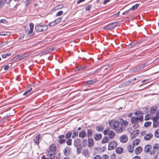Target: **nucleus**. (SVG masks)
Returning <instances> with one entry per match:
<instances>
[{
  "instance_id": "obj_48",
  "label": "nucleus",
  "mask_w": 159,
  "mask_h": 159,
  "mask_svg": "<svg viewBox=\"0 0 159 159\" xmlns=\"http://www.w3.org/2000/svg\"><path fill=\"white\" fill-rule=\"evenodd\" d=\"M31 0H26L25 3V6L27 7L29 5L30 3L31 2Z\"/></svg>"
},
{
  "instance_id": "obj_38",
  "label": "nucleus",
  "mask_w": 159,
  "mask_h": 159,
  "mask_svg": "<svg viewBox=\"0 0 159 159\" xmlns=\"http://www.w3.org/2000/svg\"><path fill=\"white\" fill-rule=\"evenodd\" d=\"M151 124V122L150 121L146 122L144 124V126L145 127H147L149 126Z\"/></svg>"
},
{
  "instance_id": "obj_33",
  "label": "nucleus",
  "mask_w": 159,
  "mask_h": 159,
  "mask_svg": "<svg viewBox=\"0 0 159 159\" xmlns=\"http://www.w3.org/2000/svg\"><path fill=\"white\" fill-rule=\"evenodd\" d=\"M69 149H70V148L69 147H66L64 149L63 152L64 154L65 155L67 156L69 154V153H68L67 152V150Z\"/></svg>"
},
{
  "instance_id": "obj_46",
  "label": "nucleus",
  "mask_w": 159,
  "mask_h": 159,
  "mask_svg": "<svg viewBox=\"0 0 159 159\" xmlns=\"http://www.w3.org/2000/svg\"><path fill=\"white\" fill-rule=\"evenodd\" d=\"M63 13V11H60L57 12L56 16H61Z\"/></svg>"
},
{
  "instance_id": "obj_44",
  "label": "nucleus",
  "mask_w": 159,
  "mask_h": 159,
  "mask_svg": "<svg viewBox=\"0 0 159 159\" xmlns=\"http://www.w3.org/2000/svg\"><path fill=\"white\" fill-rule=\"evenodd\" d=\"M148 65L147 63H145L143 64L141 66H140L139 68H137V70L140 69L142 68H144L145 66H147Z\"/></svg>"
},
{
  "instance_id": "obj_13",
  "label": "nucleus",
  "mask_w": 159,
  "mask_h": 159,
  "mask_svg": "<svg viewBox=\"0 0 159 159\" xmlns=\"http://www.w3.org/2000/svg\"><path fill=\"white\" fill-rule=\"evenodd\" d=\"M157 110V106H153L151 107L150 112L152 114H153L156 112Z\"/></svg>"
},
{
  "instance_id": "obj_29",
  "label": "nucleus",
  "mask_w": 159,
  "mask_h": 159,
  "mask_svg": "<svg viewBox=\"0 0 159 159\" xmlns=\"http://www.w3.org/2000/svg\"><path fill=\"white\" fill-rule=\"evenodd\" d=\"M129 80L130 81V83H131L132 85L139 81V80H138L136 78H134L133 79H130Z\"/></svg>"
},
{
  "instance_id": "obj_1",
  "label": "nucleus",
  "mask_w": 159,
  "mask_h": 159,
  "mask_svg": "<svg viewBox=\"0 0 159 159\" xmlns=\"http://www.w3.org/2000/svg\"><path fill=\"white\" fill-rule=\"evenodd\" d=\"M47 28L48 27L46 25L38 24L35 25V29L36 32H39L46 30Z\"/></svg>"
},
{
  "instance_id": "obj_4",
  "label": "nucleus",
  "mask_w": 159,
  "mask_h": 159,
  "mask_svg": "<svg viewBox=\"0 0 159 159\" xmlns=\"http://www.w3.org/2000/svg\"><path fill=\"white\" fill-rule=\"evenodd\" d=\"M118 22H115L107 25L104 28L105 30H109L116 27L118 25Z\"/></svg>"
},
{
  "instance_id": "obj_61",
  "label": "nucleus",
  "mask_w": 159,
  "mask_h": 159,
  "mask_svg": "<svg viewBox=\"0 0 159 159\" xmlns=\"http://www.w3.org/2000/svg\"><path fill=\"white\" fill-rule=\"evenodd\" d=\"M93 159H101V157L100 156L96 155L94 157Z\"/></svg>"
},
{
  "instance_id": "obj_10",
  "label": "nucleus",
  "mask_w": 159,
  "mask_h": 159,
  "mask_svg": "<svg viewBox=\"0 0 159 159\" xmlns=\"http://www.w3.org/2000/svg\"><path fill=\"white\" fill-rule=\"evenodd\" d=\"M120 139L121 143H125L128 140V137L126 135L123 134L120 137Z\"/></svg>"
},
{
  "instance_id": "obj_63",
  "label": "nucleus",
  "mask_w": 159,
  "mask_h": 159,
  "mask_svg": "<svg viewBox=\"0 0 159 159\" xmlns=\"http://www.w3.org/2000/svg\"><path fill=\"white\" fill-rule=\"evenodd\" d=\"M33 29H30V30L28 32V34L29 35H30L32 34L33 32Z\"/></svg>"
},
{
  "instance_id": "obj_28",
  "label": "nucleus",
  "mask_w": 159,
  "mask_h": 159,
  "mask_svg": "<svg viewBox=\"0 0 159 159\" xmlns=\"http://www.w3.org/2000/svg\"><path fill=\"white\" fill-rule=\"evenodd\" d=\"M115 135V133L113 131L111 130L109 131L108 134V136L109 138L112 139L114 137Z\"/></svg>"
},
{
  "instance_id": "obj_18",
  "label": "nucleus",
  "mask_w": 159,
  "mask_h": 159,
  "mask_svg": "<svg viewBox=\"0 0 159 159\" xmlns=\"http://www.w3.org/2000/svg\"><path fill=\"white\" fill-rule=\"evenodd\" d=\"M93 140L92 138H89L88 139V146L89 148H91L93 145Z\"/></svg>"
},
{
  "instance_id": "obj_56",
  "label": "nucleus",
  "mask_w": 159,
  "mask_h": 159,
  "mask_svg": "<svg viewBox=\"0 0 159 159\" xmlns=\"http://www.w3.org/2000/svg\"><path fill=\"white\" fill-rule=\"evenodd\" d=\"M122 123L123 124L125 125H128V122L126 120H123V121L122 122Z\"/></svg>"
},
{
  "instance_id": "obj_7",
  "label": "nucleus",
  "mask_w": 159,
  "mask_h": 159,
  "mask_svg": "<svg viewBox=\"0 0 159 159\" xmlns=\"http://www.w3.org/2000/svg\"><path fill=\"white\" fill-rule=\"evenodd\" d=\"M97 81V79L89 80L88 81H84V85L85 86L88 85H92L96 83Z\"/></svg>"
},
{
  "instance_id": "obj_17",
  "label": "nucleus",
  "mask_w": 159,
  "mask_h": 159,
  "mask_svg": "<svg viewBox=\"0 0 159 159\" xmlns=\"http://www.w3.org/2000/svg\"><path fill=\"white\" fill-rule=\"evenodd\" d=\"M142 151V148L141 147L139 146L137 147L135 150V153L138 155L140 154Z\"/></svg>"
},
{
  "instance_id": "obj_27",
  "label": "nucleus",
  "mask_w": 159,
  "mask_h": 159,
  "mask_svg": "<svg viewBox=\"0 0 159 159\" xmlns=\"http://www.w3.org/2000/svg\"><path fill=\"white\" fill-rule=\"evenodd\" d=\"M134 149V147L131 145H129L127 147V150L130 153L133 152Z\"/></svg>"
},
{
  "instance_id": "obj_45",
  "label": "nucleus",
  "mask_w": 159,
  "mask_h": 159,
  "mask_svg": "<svg viewBox=\"0 0 159 159\" xmlns=\"http://www.w3.org/2000/svg\"><path fill=\"white\" fill-rule=\"evenodd\" d=\"M92 7V5H88L85 8V10L86 11H89L91 8Z\"/></svg>"
},
{
  "instance_id": "obj_2",
  "label": "nucleus",
  "mask_w": 159,
  "mask_h": 159,
  "mask_svg": "<svg viewBox=\"0 0 159 159\" xmlns=\"http://www.w3.org/2000/svg\"><path fill=\"white\" fill-rule=\"evenodd\" d=\"M143 117L141 116L140 117H132L131 118V122L132 124H137L143 121Z\"/></svg>"
},
{
  "instance_id": "obj_51",
  "label": "nucleus",
  "mask_w": 159,
  "mask_h": 159,
  "mask_svg": "<svg viewBox=\"0 0 159 159\" xmlns=\"http://www.w3.org/2000/svg\"><path fill=\"white\" fill-rule=\"evenodd\" d=\"M77 152L78 154H80L81 153V148L80 147H77Z\"/></svg>"
},
{
  "instance_id": "obj_3",
  "label": "nucleus",
  "mask_w": 159,
  "mask_h": 159,
  "mask_svg": "<svg viewBox=\"0 0 159 159\" xmlns=\"http://www.w3.org/2000/svg\"><path fill=\"white\" fill-rule=\"evenodd\" d=\"M109 124L113 129H115L118 128L120 125V122L118 120H115L113 122L110 120Z\"/></svg>"
},
{
  "instance_id": "obj_54",
  "label": "nucleus",
  "mask_w": 159,
  "mask_h": 159,
  "mask_svg": "<svg viewBox=\"0 0 159 159\" xmlns=\"http://www.w3.org/2000/svg\"><path fill=\"white\" fill-rule=\"evenodd\" d=\"M125 84L126 86H128L130 84H131L130 83V80H128L126 81L125 83Z\"/></svg>"
},
{
  "instance_id": "obj_23",
  "label": "nucleus",
  "mask_w": 159,
  "mask_h": 159,
  "mask_svg": "<svg viewBox=\"0 0 159 159\" xmlns=\"http://www.w3.org/2000/svg\"><path fill=\"white\" fill-rule=\"evenodd\" d=\"M123 149L121 147H118L116 149V152L117 154H120L123 152Z\"/></svg>"
},
{
  "instance_id": "obj_50",
  "label": "nucleus",
  "mask_w": 159,
  "mask_h": 159,
  "mask_svg": "<svg viewBox=\"0 0 159 159\" xmlns=\"http://www.w3.org/2000/svg\"><path fill=\"white\" fill-rule=\"evenodd\" d=\"M109 132V129H105L103 132L104 135H107Z\"/></svg>"
},
{
  "instance_id": "obj_24",
  "label": "nucleus",
  "mask_w": 159,
  "mask_h": 159,
  "mask_svg": "<svg viewBox=\"0 0 159 159\" xmlns=\"http://www.w3.org/2000/svg\"><path fill=\"white\" fill-rule=\"evenodd\" d=\"M104 127L103 126L98 125L96 127V129L98 132H102L103 130Z\"/></svg>"
},
{
  "instance_id": "obj_19",
  "label": "nucleus",
  "mask_w": 159,
  "mask_h": 159,
  "mask_svg": "<svg viewBox=\"0 0 159 159\" xmlns=\"http://www.w3.org/2000/svg\"><path fill=\"white\" fill-rule=\"evenodd\" d=\"M139 133V130L137 129L133 131L131 133V135L132 138H134L136 136H137Z\"/></svg>"
},
{
  "instance_id": "obj_32",
  "label": "nucleus",
  "mask_w": 159,
  "mask_h": 159,
  "mask_svg": "<svg viewBox=\"0 0 159 159\" xmlns=\"http://www.w3.org/2000/svg\"><path fill=\"white\" fill-rule=\"evenodd\" d=\"M83 154L85 156H89V152L87 149H84L82 151Z\"/></svg>"
},
{
  "instance_id": "obj_25",
  "label": "nucleus",
  "mask_w": 159,
  "mask_h": 159,
  "mask_svg": "<svg viewBox=\"0 0 159 159\" xmlns=\"http://www.w3.org/2000/svg\"><path fill=\"white\" fill-rule=\"evenodd\" d=\"M109 139V138L107 136H105L101 140V142L102 143H107Z\"/></svg>"
},
{
  "instance_id": "obj_47",
  "label": "nucleus",
  "mask_w": 159,
  "mask_h": 159,
  "mask_svg": "<svg viewBox=\"0 0 159 159\" xmlns=\"http://www.w3.org/2000/svg\"><path fill=\"white\" fill-rule=\"evenodd\" d=\"M143 110L146 113H148L149 111V110L147 107L143 108Z\"/></svg>"
},
{
  "instance_id": "obj_35",
  "label": "nucleus",
  "mask_w": 159,
  "mask_h": 159,
  "mask_svg": "<svg viewBox=\"0 0 159 159\" xmlns=\"http://www.w3.org/2000/svg\"><path fill=\"white\" fill-rule=\"evenodd\" d=\"M16 57L17 58L18 61H20L24 58L22 57V55L21 54H19L18 55H17L16 56Z\"/></svg>"
},
{
  "instance_id": "obj_42",
  "label": "nucleus",
  "mask_w": 159,
  "mask_h": 159,
  "mask_svg": "<svg viewBox=\"0 0 159 159\" xmlns=\"http://www.w3.org/2000/svg\"><path fill=\"white\" fill-rule=\"evenodd\" d=\"M159 126V122L157 121L156 122L153 123V127L156 128Z\"/></svg>"
},
{
  "instance_id": "obj_20",
  "label": "nucleus",
  "mask_w": 159,
  "mask_h": 159,
  "mask_svg": "<svg viewBox=\"0 0 159 159\" xmlns=\"http://www.w3.org/2000/svg\"><path fill=\"white\" fill-rule=\"evenodd\" d=\"M152 146L150 145H147L144 148V151L145 152H148L150 149L152 148Z\"/></svg>"
},
{
  "instance_id": "obj_58",
  "label": "nucleus",
  "mask_w": 159,
  "mask_h": 159,
  "mask_svg": "<svg viewBox=\"0 0 159 159\" xmlns=\"http://www.w3.org/2000/svg\"><path fill=\"white\" fill-rule=\"evenodd\" d=\"M156 151L153 150V149L150 152L149 154L151 155H154Z\"/></svg>"
},
{
  "instance_id": "obj_30",
  "label": "nucleus",
  "mask_w": 159,
  "mask_h": 159,
  "mask_svg": "<svg viewBox=\"0 0 159 159\" xmlns=\"http://www.w3.org/2000/svg\"><path fill=\"white\" fill-rule=\"evenodd\" d=\"M72 135V133L70 132H67L65 135V138L66 139H70Z\"/></svg>"
},
{
  "instance_id": "obj_52",
  "label": "nucleus",
  "mask_w": 159,
  "mask_h": 159,
  "mask_svg": "<svg viewBox=\"0 0 159 159\" xmlns=\"http://www.w3.org/2000/svg\"><path fill=\"white\" fill-rule=\"evenodd\" d=\"M7 20L5 19H2L0 20V23H7Z\"/></svg>"
},
{
  "instance_id": "obj_15",
  "label": "nucleus",
  "mask_w": 159,
  "mask_h": 159,
  "mask_svg": "<svg viewBox=\"0 0 159 159\" xmlns=\"http://www.w3.org/2000/svg\"><path fill=\"white\" fill-rule=\"evenodd\" d=\"M48 154L49 157L50 159H53L55 157L54 152L49 151Z\"/></svg>"
},
{
  "instance_id": "obj_64",
  "label": "nucleus",
  "mask_w": 159,
  "mask_h": 159,
  "mask_svg": "<svg viewBox=\"0 0 159 159\" xmlns=\"http://www.w3.org/2000/svg\"><path fill=\"white\" fill-rule=\"evenodd\" d=\"M132 159H141V158L139 156H136Z\"/></svg>"
},
{
  "instance_id": "obj_62",
  "label": "nucleus",
  "mask_w": 159,
  "mask_h": 159,
  "mask_svg": "<svg viewBox=\"0 0 159 159\" xmlns=\"http://www.w3.org/2000/svg\"><path fill=\"white\" fill-rule=\"evenodd\" d=\"M9 67V66L8 65H7L4 67V70H8Z\"/></svg>"
},
{
  "instance_id": "obj_55",
  "label": "nucleus",
  "mask_w": 159,
  "mask_h": 159,
  "mask_svg": "<svg viewBox=\"0 0 159 159\" xmlns=\"http://www.w3.org/2000/svg\"><path fill=\"white\" fill-rule=\"evenodd\" d=\"M87 67L86 65H84V66H80L78 69V70H82L85 69Z\"/></svg>"
},
{
  "instance_id": "obj_21",
  "label": "nucleus",
  "mask_w": 159,
  "mask_h": 159,
  "mask_svg": "<svg viewBox=\"0 0 159 159\" xmlns=\"http://www.w3.org/2000/svg\"><path fill=\"white\" fill-rule=\"evenodd\" d=\"M73 132V134L72 136V138L74 139L76 136H78L79 131L77 130L74 129L72 131Z\"/></svg>"
},
{
  "instance_id": "obj_5",
  "label": "nucleus",
  "mask_w": 159,
  "mask_h": 159,
  "mask_svg": "<svg viewBox=\"0 0 159 159\" xmlns=\"http://www.w3.org/2000/svg\"><path fill=\"white\" fill-rule=\"evenodd\" d=\"M42 139V138L41 137V135L40 134H38L33 139L34 143L35 144L39 145V142Z\"/></svg>"
},
{
  "instance_id": "obj_16",
  "label": "nucleus",
  "mask_w": 159,
  "mask_h": 159,
  "mask_svg": "<svg viewBox=\"0 0 159 159\" xmlns=\"http://www.w3.org/2000/svg\"><path fill=\"white\" fill-rule=\"evenodd\" d=\"M93 131L92 129H88L87 130V136L88 138L91 137L93 134Z\"/></svg>"
},
{
  "instance_id": "obj_34",
  "label": "nucleus",
  "mask_w": 159,
  "mask_h": 159,
  "mask_svg": "<svg viewBox=\"0 0 159 159\" xmlns=\"http://www.w3.org/2000/svg\"><path fill=\"white\" fill-rule=\"evenodd\" d=\"M72 139H67L66 141L67 144L68 146H70L72 145Z\"/></svg>"
},
{
  "instance_id": "obj_22",
  "label": "nucleus",
  "mask_w": 159,
  "mask_h": 159,
  "mask_svg": "<svg viewBox=\"0 0 159 159\" xmlns=\"http://www.w3.org/2000/svg\"><path fill=\"white\" fill-rule=\"evenodd\" d=\"M56 147L54 144H51L49 147V150L51 151L55 152L56 150Z\"/></svg>"
},
{
  "instance_id": "obj_6",
  "label": "nucleus",
  "mask_w": 159,
  "mask_h": 159,
  "mask_svg": "<svg viewBox=\"0 0 159 159\" xmlns=\"http://www.w3.org/2000/svg\"><path fill=\"white\" fill-rule=\"evenodd\" d=\"M117 146V143L116 142L113 141L110 142L108 147V150H112L115 149Z\"/></svg>"
},
{
  "instance_id": "obj_11",
  "label": "nucleus",
  "mask_w": 159,
  "mask_h": 159,
  "mask_svg": "<svg viewBox=\"0 0 159 159\" xmlns=\"http://www.w3.org/2000/svg\"><path fill=\"white\" fill-rule=\"evenodd\" d=\"M79 137L80 138H84L87 136L86 131L85 130H82L79 132Z\"/></svg>"
},
{
  "instance_id": "obj_31",
  "label": "nucleus",
  "mask_w": 159,
  "mask_h": 159,
  "mask_svg": "<svg viewBox=\"0 0 159 159\" xmlns=\"http://www.w3.org/2000/svg\"><path fill=\"white\" fill-rule=\"evenodd\" d=\"M153 149L156 151L159 149V144L158 143H155L153 145Z\"/></svg>"
},
{
  "instance_id": "obj_36",
  "label": "nucleus",
  "mask_w": 159,
  "mask_h": 159,
  "mask_svg": "<svg viewBox=\"0 0 159 159\" xmlns=\"http://www.w3.org/2000/svg\"><path fill=\"white\" fill-rule=\"evenodd\" d=\"M139 5L138 4H136L134 5H133L131 8L129 9V10H135L139 6Z\"/></svg>"
},
{
  "instance_id": "obj_9",
  "label": "nucleus",
  "mask_w": 159,
  "mask_h": 159,
  "mask_svg": "<svg viewBox=\"0 0 159 159\" xmlns=\"http://www.w3.org/2000/svg\"><path fill=\"white\" fill-rule=\"evenodd\" d=\"M81 140L80 139H77L74 140V145L76 148L80 147L81 148Z\"/></svg>"
},
{
  "instance_id": "obj_26",
  "label": "nucleus",
  "mask_w": 159,
  "mask_h": 159,
  "mask_svg": "<svg viewBox=\"0 0 159 159\" xmlns=\"http://www.w3.org/2000/svg\"><path fill=\"white\" fill-rule=\"evenodd\" d=\"M156 116H155L153 117L152 120L153 123H155L157 121L158 119L159 118V113L157 112L156 114Z\"/></svg>"
},
{
  "instance_id": "obj_59",
  "label": "nucleus",
  "mask_w": 159,
  "mask_h": 159,
  "mask_svg": "<svg viewBox=\"0 0 159 159\" xmlns=\"http://www.w3.org/2000/svg\"><path fill=\"white\" fill-rule=\"evenodd\" d=\"M34 24L33 23H31L30 24V29H33L34 27Z\"/></svg>"
},
{
  "instance_id": "obj_8",
  "label": "nucleus",
  "mask_w": 159,
  "mask_h": 159,
  "mask_svg": "<svg viewBox=\"0 0 159 159\" xmlns=\"http://www.w3.org/2000/svg\"><path fill=\"white\" fill-rule=\"evenodd\" d=\"M64 138L65 136L63 134L58 136V138L59 139L58 141V142L60 144H64L66 142V140L64 139Z\"/></svg>"
},
{
  "instance_id": "obj_49",
  "label": "nucleus",
  "mask_w": 159,
  "mask_h": 159,
  "mask_svg": "<svg viewBox=\"0 0 159 159\" xmlns=\"http://www.w3.org/2000/svg\"><path fill=\"white\" fill-rule=\"evenodd\" d=\"M61 19H62V17H60L58 18L55 19L54 20V21H55V22H56V24H57L58 23H59V22H60V21L61 20Z\"/></svg>"
},
{
  "instance_id": "obj_40",
  "label": "nucleus",
  "mask_w": 159,
  "mask_h": 159,
  "mask_svg": "<svg viewBox=\"0 0 159 159\" xmlns=\"http://www.w3.org/2000/svg\"><path fill=\"white\" fill-rule=\"evenodd\" d=\"M154 135L156 137L159 138V129L155 131Z\"/></svg>"
},
{
  "instance_id": "obj_53",
  "label": "nucleus",
  "mask_w": 159,
  "mask_h": 159,
  "mask_svg": "<svg viewBox=\"0 0 159 159\" xmlns=\"http://www.w3.org/2000/svg\"><path fill=\"white\" fill-rule=\"evenodd\" d=\"M109 157L107 154L103 155L102 157V159H108Z\"/></svg>"
},
{
  "instance_id": "obj_12",
  "label": "nucleus",
  "mask_w": 159,
  "mask_h": 159,
  "mask_svg": "<svg viewBox=\"0 0 159 159\" xmlns=\"http://www.w3.org/2000/svg\"><path fill=\"white\" fill-rule=\"evenodd\" d=\"M153 135L151 133L147 134L144 137V139L145 140L149 141L153 138Z\"/></svg>"
},
{
  "instance_id": "obj_57",
  "label": "nucleus",
  "mask_w": 159,
  "mask_h": 159,
  "mask_svg": "<svg viewBox=\"0 0 159 159\" xmlns=\"http://www.w3.org/2000/svg\"><path fill=\"white\" fill-rule=\"evenodd\" d=\"M7 32H0V35L5 36L7 35Z\"/></svg>"
},
{
  "instance_id": "obj_41",
  "label": "nucleus",
  "mask_w": 159,
  "mask_h": 159,
  "mask_svg": "<svg viewBox=\"0 0 159 159\" xmlns=\"http://www.w3.org/2000/svg\"><path fill=\"white\" fill-rule=\"evenodd\" d=\"M130 10L129 9L128 10L125 11L122 13V15H130L131 12H130Z\"/></svg>"
},
{
  "instance_id": "obj_60",
  "label": "nucleus",
  "mask_w": 159,
  "mask_h": 159,
  "mask_svg": "<svg viewBox=\"0 0 159 159\" xmlns=\"http://www.w3.org/2000/svg\"><path fill=\"white\" fill-rule=\"evenodd\" d=\"M30 93V92L28 91V90L25 92L23 95H28Z\"/></svg>"
},
{
  "instance_id": "obj_14",
  "label": "nucleus",
  "mask_w": 159,
  "mask_h": 159,
  "mask_svg": "<svg viewBox=\"0 0 159 159\" xmlns=\"http://www.w3.org/2000/svg\"><path fill=\"white\" fill-rule=\"evenodd\" d=\"M102 135L99 134H94V138L96 141H98L100 140L102 138Z\"/></svg>"
},
{
  "instance_id": "obj_39",
  "label": "nucleus",
  "mask_w": 159,
  "mask_h": 159,
  "mask_svg": "<svg viewBox=\"0 0 159 159\" xmlns=\"http://www.w3.org/2000/svg\"><path fill=\"white\" fill-rule=\"evenodd\" d=\"M140 142V140L139 139H135L134 141H133V144L134 145L136 144V145H138Z\"/></svg>"
},
{
  "instance_id": "obj_37",
  "label": "nucleus",
  "mask_w": 159,
  "mask_h": 159,
  "mask_svg": "<svg viewBox=\"0 0 159 159\" xmlns=\"http://www.w3.org/2000/svg\"><path fill=\"white\" fill-rule=\"evenodd\" d=\"M88 140L86 139H84L83 140L82 142V145L84 147H85L87 145Z\"/></svg>"
},
{
  "instance_id": "obj_43",
  "label": "nucleus",
  "mask_w": 159,
  "mask_h": 159,
  "mask_svg": "<svg viewBox=\"0 0 159 159\" xmlns=\"http://www.w3.org/2000/svg\"><path fill=\"white\" fill-rule=\"evenodd\" d=\"M56 23L54 20L51 22H49L48 24V25L50 27L53 26L56 24Z\"/></svg>"
}]
</instances>
